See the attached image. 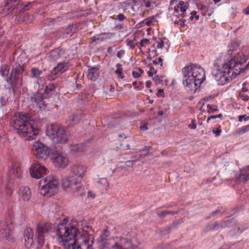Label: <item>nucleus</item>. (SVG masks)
Wrapping results in <instances>:
<instances>
[{"label":"nucleus","instance_id":"f257e3e1","mask_svg":"<svg viewBox=\"0 0 249 249\" xmlns=\"http://www.w3.org/2000/svg\"><path fill=\"white\" fill-rule=\"evenodd\" d=\"M248 59V56L242 53H237L232 58L218 65L213 70L212 75L219 85H224L249 69V62L244 66Z\"/></svg>","mask_w":249,"mask_h":249},{"label":"nucleus","instance_id":"f03ea898","mask_svg":"<svg viewBox=\"0 0 249 249\" xmlns=\"http://www.w3.org/2000/svg\"><path fill=\"white\" fill-rule=\"evenodd\" d=\"M67 218L60 221L57 226L56 235L68 249H93L89 244V237L81 233L74 225L67 227Z\"/></svg>","mask_w":249,"mask_h":249},{"label":"nucleus","instance_id":"7ed1b4c3","mask_svg":"<svg viewBox=\"0 0 249 249\" xmlns=\"http://www.w3.org/2000/svg\"><path fill=\"white\" fill-rule=\"evenodd\" d=\"M182 84L190 91L195 92L206 79L204 69L196 64L190 63L182 69Z\"/></svg>","mask_w":249,"mask_h":249},{"label":"nucleus","instance_id":"20e7f679","mask_svg":"<svg viewBox=\"0 0 249 249\" xmlns=\"http://www.w3.org/2000/svg\"><path fill=\"white\" fill-rule=\"evenodd\" d=\"M13 126L18 130V134L25 137L26 140L36 139L38 134V129L35 126V122L30 119L28 114L20 113L13 121Z\"/></svg>","mask_w":249,"mask_h":249},{"label":"nucleus","instance_id":"39448f33","mask_svg":"<svg viewBox=\"0 0 249 249\" xmlns=\"http://www.w3.org/2000/svg\"><path fill=\"white\" fill-rule=\"evenodd\" d=\"M18 219L19 222H16L15 220L13 219L10 220V221H0V238L5 239L9 242H13L14 241V238L13 237L11 231L14 228L13 224L15 223L16 226H20L25 222V219L22 214H20Z\"/></svg>","mask_w":249,"mask_h":249},{"label":"nucleus","instance_id":"423d86ee","mask_svg":"<svg viewBox=\"0 0 249 249\" xmlns=\"http://www.w3.org/2000/svg\"><path fill=\"white\" fill-rule=\"evenodd\" d=\"M46 133L54 142L57 143H66L68 141L69 135L65 128L60 124H51L47 128Z\"/></svg>","mask_w":249,"mask_h":249},{"label":"nucleus","instance_id":"0eeeda50","mask_svg":"<svg viewBox=\"0 0 249 249\" xmlns=\"http://www.w3.org/2000/svg\"><path fill=\"white\" fill-rule=\"evenodd\" d=\"M58 184V179L53 176L47 177L46 178L41 179L38 183V187L40 189V194L47 197L52 196Z\"/></svg>","mask_w":249,"mask_h":249},{"label":"nucleus","instance_id":"6e6552de","mask_svg":"<svg viewBox=\"0 0 249 249\" xmlns=\"http://www.w3.org/2000/svg\"><path fill=\"white\" fill-rule=\"evenodd\" d=\"M62 187L69 193H76L77 196L82 195L84 188L80 181L73 176L66 177L62 180Z\"/></svg>","mask_w":249,"mask_h":249},{"label":"nucleus","instance_id":"1a4fd4ad","mask_svg":"<svg viewBox=\"0 0 249 249\" xmlns=\"http://www.w3.org/2000/svg\"><path fill=\"white\" fill-rule=\"evenodd\" d=\"M55 227L49 222H43L37 224L35 239L37 245L36 249H41L45 243V236Z\"/></svg>","mask_w":249,"mask_h":249},{"label":"nucleus","instance_id":"9d476101","mask_svg":"<svg viewBox=\"0 0 249 249\" xmlns=\"http://www.w3.org/2000/svg\"><path fill=\"white\" fill-rule=\"evenodd\" d=\"M23 71L24 67L23 65L18 62L15 63L12 65L9 76L5 78V81L12 87L16 86L22 78Z\"/></svg>","mask_w":249,"mask_h":249},{"label":"nucleus","instance_id":"9b49d317","mask_svg":"<svg viewBox=\"0 0 249 249\" xmlns=\"http://www.w3.org/2000/svg\"><path fill=\"white\" fill-rule=\"evenodd\" d=\"M32 149L36 158L43 160L47 159L51 153V149L49 147L39 142H36L33 145Z\"/></svg>","mask_w":249,"mask_h":249},{"label":"nucleus","instance_id":"f8f14e48","mask_svg":"<svg viewBox=\"0 0 249 249\" xmlns=\"http://www.w3.org/2000/svg\"><path fill=\"white\" fill-rule=\"evenodd\" d=\"M110 244L109 249H128L130 241L126 238L116 236L112 238Z\"/></svg>","mask_w":249,"mask_h":249},{"label":"nucleus","instance_id":"ddd939ff","mask_svg":"<svg viewBox=\"0 0 249 249\" xmlns=\"http://www.w3.org/2000/svg\"><path fill=\"white\" fill-rule=\"evenodd\" d=\"M69 68L67 63H60L55 67L47 75V79L49 81H53L58 77L59 74L65 72Z\"/></svg>","mask_w":249,"mask_h":249},{"label":"nucleus","instance_id":"4468645a","mask_svg":"<svg viewBox=\"0 0 249 249\" xmlns=\"http://www.w3.org/2000/svg\"><path fill=\"white\" fill-rule=\"evenodd\" d=\"M30 174L32 178L38 179L46 174L47 168L39 163H35L30 168Z\"/></svg>","mask_w":249,"mask_h":249},{"label":"nucleus","instance_id":"2eb2a0df","mask_svg":"<svg viewBox=\"0 0 249 249\" xmlns=\"http://www.w3.org/2000/svg\"><path fill=\"white\" fill-rule=\"evenodd\" d=\"M34 231L30 227L26 228L23 233L25 245L28 249L33 248L34 245Z\"/></svg>","mask_w":249,"mask_h":249},{"label":"nucleus","instance_id":"dca6fc26","mask_svg":"<svg viewBox=\"0 0 249 249\" xmlns=\"http://www.w3.org/2000/svg\"><path fill=\"white\" fill-rule=\"evenodd\" d=\"M21 170L18 163H12L8 173L9 181L15 178H19L21 176Z\"/></svg>","mask_w":249,"mask_h":249},{"label":"nucleus","instance_id":"f3484780","mask_svg":"<svg viewBox=\"0 0 249 249\" xmlns=\"http://www.w3.org/2000/svg\"><path fill=\"white\" fill-rule=\"evenodd\" d=\"M53 159V162L55 166H57L60 168H65L68 164V160L67 158L63 155L56 153Z\"/></svg>","mask_w":249,"mask_h":249},{"label":"nucleus","instance_id":"a211bd4d","mask_svg":"<svg viewBox=\"0 0 249 249\" xmlns=\"http://www.w3.org/2000/svg\"><path fill=\"white\" fill-rule=\"evenodd\" d=\"M32 103H35L36 106L40 109H45L46 104L44 101L42 94L39 93L35 94L31 99Z\"/></svg>","mask_w":249,"mask_h":249},{"label":"nucleus","instance_id":"6ab92c4d","mask_svg":"<svg viewBox=\"0 0 249 249\" xmlns=\"http://www.w3.org/2000/svg\"><path fill=\"white\" fill-rule=\"evenodd\" d=\"M87 171V167L82 165H75L71 169V172L74 176L82 178Z\"/></svg>","mask_w":249,"mask_h":249},{"label":"nucleus","instance_id":"aec40b11","mask_svg":"<svg viewBox=\"0 0 249 249\" xmlns=\"http://www.w3.org/2000/svg\"><path fill=\"white\" fill-rule=\"evenodd\" d=\"M19 195L23 201H29L31 197V191L28 187H23L20 188Z\"/></svg>","mask_w":249,"mask_h":249},{"label":"nucleus","instance_id":"412c9836","mask_svg":"<svg viewBox=\"0 0 249 249\" xmlns=\"http://www.w3.org/2000/svg\"><path fill=\"white\" fill-rule=\"evenodd\" d=\"M19 0H12L8 1V3L5 4L4 9L7 10V13H9L16 9H18L20 4Z\"/></svg>","mask_w":249,"mask_h":249},{"label":"nucleus","instance_id":"4be33fe9","mask_svg":"<svg viewBox=\"0 0 249 249\" xmlns=\"http://www.w3.org/2000/svg\"><path fill=\"white\" fill-rule=\"evenodd\" d=\"M99 74L98 67H90L88 69L87 76L89 79L95 81L98 77Z\"/></svg>","mask_w":249,"mask_h":249},{"label":"nucleus","instance_id":"5701e85b","mask_svg":"<svg viewBox=\"0 0 249 249\" xmlns=\"http://www.w3.org/2000/svg\"><path fill=\"white\" fill-rule=\"evenodd\" d=\"M58 86L57 82H52L48 84L46 86L45 90L44 91V95L45 98H49L51 95H53L54 93L55 88Z\"/></svg>","mask_w":249,"mask_h":249},{"label":"nucleus","instance_id":"b1692460","mask_svg":"<svg viewBox=\"0 0 249 249\" xmlns=\"http://www.w3.org/2000/svg\"><path fill=\"white\" fill-rule=\"evenodd\" d=\"M248 228V226L247 224L241 225L239 227L231 229L229 231V234L231 236L239 235Z\"/></svg>","mask_w":249,"mask_h":249},{"label":"nucleus","instance_id":"393cba45","mask_svg":"<svg viewBox=\"0 0 249 249\" xmlns=\"http://www.w3.org/2000/svg\"><path fill=\"white\" fill-rule=\"evenodd\" d=\"M237 179L243 183H245L249 180V167L240 170V174Z\"/></svg>","mask_w":249,"mask_h":249},{"label":"nucleus","instance_id":"a878e982","mask_svg":"<svg viewBox=\"0 0 249 249\" xmlns=\"http://www.w3.org/2000/svg\"><path fill=\"white\" fill-rule=\"evenodd\" d=\"M81 119V112L80 111H77L76 112L73 113V114L70 116L69 121V124L70 125H72L78 123Z\"/></svg>","mask_w":249,"mask_h":249},{"label":"nucleus","instance_id":"bb28decb","mask_svg":"<svg viewBox=\"0 0 249 249\" xmlns=\"http://www.w3.org/2000/svg\"><path fill=\"white\" fill-rule=\"evenodd\" d=\"M222 228H230L235 225L237 223V220L235 218L228 219L227 220H222L221 221Z\"/></svg>","mask_w":249,"mask_h":249},{"label":"nucleus","instance_id":"cd10ccee","mask_svg":"<svg viewBox=\"0 0 249 249\" xmlns=\"http://www.w3.org/2000/svg\"><path fill=\"white\" fill-rule=\"evenodd\" d=\"M220 229H222L221 222L220 223L216 222L208 224L206 226V231H215Z\"/></svg>","mask_w":249,"mask_h":249},{"label":"nucleus","instance_id":"c85d7f7f","mask_svg":"<svg viewBox=\"0 0 249 249\" xmlns=\"http://www.w3.org/2000/svg\"><path fill=\"white\" fill-rule=\"evenodd\" d=\"M240 44V41L238 40H235L231 42L228 46L229 50L228 51L229 54H231L232 52L236 51Z\"/></svg>","mask_w":249,"mask_h":249},{"label":"nucleus","instance_id":"c756f323","mask_svg":"<svg viewBox=\"0 0 249 249\" xmlns=\"http://www.w3.org/2000/svg\"><path fill=\"white\" fill-rule=\"evenodd\" d=\"M10 67L6 64L2 65L0 68V74L2 77H9Z\"/></svg>","mask_w":249,"mask_h":249},{"label":"nucleus","instance_id":"7c9ffc66","mask_svg":"<svg viewBox=\"0 0 249 249\" xmlns=\"http://www.w3.org/2000/svg\"><path fill=\"white\" fill-rule=\"evenodd\" d=\"M61 52L62 50L60 48H56L50 52L49 56L53 60H56L60 57Z\"/></svg>","mask_w":249,"mask_h":249},{"label":"nucleus","instance_id":"2f4dec72","mask_svg":"<svg viewBox=\"0 0 249 249\" xmlns=\"http://www.w3.org/2000/svg\"><path fill=\"white\" fill-rule=\"evenodd\" d=\"M42 73V71L37 68H33L31 70V77L34 78H37Z\"/></svg>","mask_w":249,"mask_h":249},{"label":"nucleus","instance_id":"473e14b6","mask_svg":"<svg viewBox=\"0 0 249 249\" xmlns=\"http://www.w3.org/2000/svg\"><path fill=\"white\" fill-rule=\"evenodd\" d=\"M117 68L115 72L118 77L123 79L124 77V75L122 73V65L120 63H118L116 65Z\"/></svg>","mask_w":249,"mask_h":249},{"label":"nucleus","instance_id":"72a5a7b5","mask_svg":"<svg viewBox=\"0 0 249 249\" xmlns=\"http://www.w3.org/2000/svg\"><path fill=\"white\" fill-rule=\"evenodd\" d=\"M179 6H180V10L182 13L186 12L189 6V3L187 2H184L183 1H179Z\"/></svg>","mask_w":249,"mask_h":249},{"label":"nucleus","instance_id":"f704fd0d","mask_svg":"<svg viewBox=\"0 0 249 249\" xmlns=\"http://www.w3.org/2000/svg\"><path fill=\"white\" fill-rule=\"evenodd\" d=\"M176 213H177V212H173V211L165 210L161 212L158 213V215L159 217H160L161 218H163L167 214H171L173 215Z\"/></svg>","mask_w":249,"mask_h":249},{"label":"nucleus","instance_id":"c9c22d12","mask_svg":"<svg viewBox=\"0 0 249 249\" xmlns=\"http://www.w3.org/2000/svg\"><path fill=\"white\" fill-rule=\"evenodd\" d=\"M76 28L73 25L68 26L64 31V34L69 35L75 32Z\"/></svg>","mask_w":249,"mask_h":249},{"label":"nucleus","instance_id":"e433bc0d","mask_svg":"<svg viewBox=\"0 0 249 249\" xmlns=\"http://www.w3.org/2000/svg\"><path fill=\"white\" fill-rule=\"evenodd\" d=\"M98 184L102 186L106 190L107 189L108 187V182L106 178H102L98 182Z\"/></svg>","mask_w":249,"mask_h":249},{"label":"nucleus","instance_id":"4c0bfd02","mask_svg":"<svg viewBox=\"0 0 249 249\" xmlns=\"http://www.w3.org/2000/svg\"><path fill=\"white\" fill-rule=\"evenodd\" d=\"M135 160H127L125 162H121V164H123L121 165L122 168H125L127 167H132L135 163Z\"/></svg>","mask_w":249,"mask_h":249},{"label":"nucleus","instance_id":"58836bf2","mask_svg":"<svg viewBox=\"0 0 249 249\" xmlns=\"http://www.w3.org/2000/svg\"><path fill=\"white\" fill-rule=\"evenodd\" d=\"M249 131V124L246 126H244L242 127L239 128L236 132V133L239 135H242Z\"/></svg>","mask_w":249,"mask_h":249},{"label":"nucleus","instance_id":"ea45409f","mask_svg":"<svg viewBox=\"0 0 249 249\" xmlns=\"http://www.w3.org/2000/svg\"><path fill=\"white\" fill-rule=\"evenodd\" d=\"M207 107H208L207 112L209 113H213L215 111H218V107H217V106H216V105H208Z\"/></svg>","mask_w":249,"mask_h":249},{"label":"nucleus","instance_id":"a19ab883","mask_svg":"<svg viewBox=\"0 0 249 249\" xmlns=\"http://www.w3.org/2000/svg\"><path fill=\"white\" fill-rule=\"evenodd\" d=\"M13 189L12 185L9 184L7 185L5 189L4 193L3 194H5L6 195L7 197H9L12 194Z\"/></svg>","mask_w":249,"mask_h":249},{"label":"nucleus","instance_id":"79ce46f5","mask_svg":"<svg viewBox=\"0 0 249 249\" xmlns=\"http://www.w3.org/2000/svg\"><path fill=\"white\" fill-rule=\"evenodd\" d=\"M125 42H126V44L127 46H129L130 47V48H131V49H133L135 47V46L137 45V44L134 43V40H132V39H127Z\"/></svg>","mask_w":249,"mask_h":249},{"label":"nucleus","instance_id":"37998d69","mask_svg":"<svg viewBox=\"0 0 249 249\" xmlns=\"http://www.w3.org/2000/svg\"><path fill=\"white\" fill-rule=\"evenodd\" d=\"M153 80L156 85H158L162 82V77L159 75H156L153 78Z\"/></svg>","mask_w":249,"mask_h":249},{"label":"nucleus","instance_id":"c03bdc74","mask_svg":"<svg viewBox=\"0 0 249 249\" xmlns=\"http://www.w3.org/2000/svg\"><path fill=\"white\" fill-rule=\"evenodd\" d=\"M172 244L161 245L156 247L155 249H170Z\"/></svg>","mask_w":249,"mask_h":249},{"label":"nucleus","instance_id":"a18cd8bd","mask_svg":"<svg viewBox=\"0 0 249 249\" xmlns=\"http://www.w3.org/2000/svg\"><path fill=\"white\" fill-rule=\"evenodd\" d=\"M186 22V20L185 19H180L178 20H175L174 21V24L175 25L179 24L182 27H184L185 26V23Z\"/></svg>","mask_w":249,"mask_h":249},{"label":"nucleus","instance_id":"49530a36","mask_svg":"<svg viewBox=\"0 0 249 249\" xmlns=\"http://www.w3.org/2000/svg\"><path fill=\"white\" fill-rule=\"evenodd\" d=\"M180 220H176L173 222L172 225L168 227V231H171L173 228L176 227L181 223Z\"/></svg>","mask_w":249,"mask_h":249},{"label":"nucleus","instance_id":"de8ad7c7","mask_svg":"<svg viewBox=\"0 0 249 249\" xmlns=\"http://www.w3.org/2000/svg\"><path fill=\"white\" fill-rule=\"evenodd\" d=\"M249 120V116H248L246 114L240 115L238 117V121L240 122H242L243 120H244V121H247Z\"/></svg>","mask_w":249,"mask_h":249},{"label":"nucleus","instance_id":"09e8293b","mask_svg":"<svg viewBox=\"0 0 249 249\" xmlns=\"http://www.w3.org/2000/svg\"><path fill=\"white\" fill-rule=\"evenodd\" d=\"M224 210H223V211H221L220 209H218L217 210H215V211H214L213 212H212V213L210 214V215H209V216H208V217H207L206 218V219L207 220H208L209 218H210V217H211L213 216H214V215H215L217 214V213H223V212H224Z\"/></svg>","mask_w":249,"mask_h":249},{"label":"nucleus","instance_id":"8fccbe9b","mask_svg":"<svg viewBox=\"0 0 249 249\" xmlns=\"http://www.w3.org/2000/svg\"><path fill=\"white\" fill-rule=\"evenodd\" d=\"M157 71L153 67H151L149 71L147 72L148 75L150 77H152L153 75L157 73Z\"/></svg>","mask_w":249,"mask_h":249},{"label":"nucleus","instance_id":"3c124183","mask_svg":"<svg viewBox=\"0 0 249 249\" xmlns=\"http://www.w3.org/2000/svg\"><path fill=\"white\" fill-rule=\"evenodd\" d=\"M79 145L78 144H74L71 145V149L73 152H76L79 150Z\"/></svg>","mask_w":249,"mask_h":249},{"label":"nucleus","instance_id":"603ef678","mask_svg":"<svg viewBox=\"0 0 249 249\" xmlns=\"http://www.w3.org/2000/svg\"><path fill=\"white\" fill-rule=\"evenodd\" d=\"M213 132L215 134V137H218L221 133V130L219 128H215L213 129Z\"/></svg>","mask_w":249,"mask_h":249},{"label":"nucleus","instance_id":"864d4df0","mask_svg":"<svg viewBox=\"0 0 249 249\" xmlns=\"http://www.w3.org/2000/svg\"><path fill=\"white\" fill-rule=\"evenodd\" d=\"M126 18V17L123 14H119L117 16L116 19L119 21H122Z\"/></svg>","mask_w":249,"mask_h":249},{"label":"nucleus","instance_id":"5fc2aeb1","mask_svg":"<svg viewBox=\"0 0 249 249\" xmlns=\"http://www.w3.org/2000/svg\"><path fill=\"white\" fill-rule=\"evenodd\" d=\"M239 96L240 98L244 101H247L249 99L248 96L244 93H242L241 92H240Z\"/></svg>","mask_w":249,"mask_h":249},{"label":"nucleus","instance_id":"6e6d98bb","mask_svg":"<svg viewBox=\"0 0 249 249\" xmlns=\"http://www.w3.org/2000/svg\"><path fill=\"white\" fill-rule=\"evenodd\" d=\"M195 122H196L195 120H192V122H191V124H189L188 125V127L190 128H191V129H196V124H195Z\"/></svg>","mask_w":249,"mask_h":249},{"label":"nucleus","instance_id":"4d7b16f0","mask_svg":"<svg viewBox=\"0 0 249 249\" xmlns=\"http://www.w3.org/2000/svg\"><path fill=\"white\" fill-rule=\"evenodd\" d=\"M158 45L157 47L158 48L162 49L164 46V42L163 40H161V39H160V41H157Z\"/></svg>","mask_w":249,"mask_h":249},{"label":"nucleus","instance_id":"13d9d810","mask_svg":"<svg viewBox=\"0 0 249 249\" xmlns=\"http://www.w3.org/2000/svg\"><path fill=\"white\" fill-rule=\"evenodd\" d=\"M144 21L145 22L146 25L150 26L152 23L153 20L150 18H147L144 19Z\"/></svg>","mask_w":249,"mask_h":249},{"label":"nucleus","instance_id":"bf43d9fd","mask_svg":"<svg viewBox=\"0 0 249 249\" xmlns=\"http://www.w3.org/2000/svg\"><path fill=\"white\" fill-rule=\"evenodd\" d=\"M124 50H120L119 52H118V53H117V56L119 58H121L122 56L124 54Z\"/></svg>","mask_w":249,"mask_h":249},{"label":"nucleus","instance_id":"052dcab7","mask_svg":"<svg viewBox=\"0 0 249 249\" xmlns=\"http://www.w3.org/2000/svg\"><path fill=\"white\" fill-rule=\"evenodd\" d=\"M0 102L1 106H4L6 104V100H5L4 97H0Z\"/></svg>","mask_w":249,"mask_h":249},{"label":"nucleus","instance_id":"680f3d73","mask_svg":"<svg viewBox=\"0 0 249 249\" xmlns=\"http://www.w3.org/2000/svg\"><path fill=\"white\" fill-rule=\"evenodd\" d=\"M32 5V3L31 2H29L27 4L24 6L23 9L24 10H29L30 8L31 7Z\"/></svg>","mask_w":249,"mask_h":249},{"label":"nucleus","instance_id":"e2e57ef3","mask_svg":"<svg viewBox=\"0 0 249 249\" xmlns=\"http://www.w3.org/2000/svg\"><path fill=\"white\" fill-rule=\"evenodd\" d=\"M132 75L134 77L138 78L141 76V73H139V72H137L136 71H133L132 72Z\"/></svg>","mask_w":249,"mask_h":249},{"label":"nucleus","instance_id":"0e129e2a","mask_svg":"<svg viewBox=\"0 0 249 249\" xmlns=\"http://www.w3.org/2000/svg\"><path fill=\"white\" fill-rule=\"evenodd\" d=\"M159 95L161 97H164V93L163 89H160L158 90V96H159Z\"/></svg>","mask_w":249,"mask_h":249},{"label":"nucleus","instance_id":"69168bd1","mask_svg":"<svg viewBox=\"0 0 249 249\" xmlns=\"http://www.w3.org/2000/svg\"><path fill=\"white\" fill-rule=\"evenodd\" d=\"M47 21L49 22L48 24L50 25H53V23L55 21V19L54 18H49L47 19Z\"/></svg>","mask_w":249,"mask_h":249},{"label":"nucleus","instance_id":"338daca9","mask_svg":"<svg viewBox=\"0 0 249 249\" xmlns=\"http://www.w3.org/2000/svg\"><path fill=\"white\" fill-rule=\"evenodd\" d=\"M144 5L147 8H149L151 6L152 1L151 0H148L145 1Z\"/></svg>","mask_w":249,"mask_h":249},{"label":"nucleus","instance_id":"774afa93","mask_svg":"<svg viewBox=\"0 0 249 249\" xmlns=\"http://www.w3.org/2000/svg\"><path fill=\"white\" fill-rule=\"evenodd\" d=\"M95 194H93L92 192H91V191L88 192V197L94 198L95 197Z\"/></svg>","mask_w":249,"mask_h":249}]
</instances>
